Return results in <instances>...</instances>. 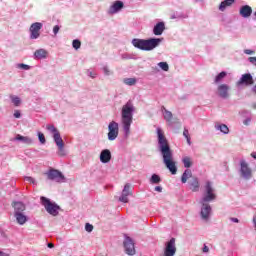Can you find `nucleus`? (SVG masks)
Wrapping results in <instances>:
<instances>
[{
    "label": "nucleus",
    "mask_w": 256,
    "mask_h": 256,
    "mask_svg": "<svg viewBox=\"0 0 256 256\" xmlns=\"http://www.w3.org/2000/svg\"><path fill=\"white\" fill-rule=\"evenodd\" d=\"M101 163H109L111 161V151L109 149H104L100 153Z\"/></svg>",
    "instance_id": "obj_22"
},
{
    "label": "nucleus",
    "mask_w": 256,
    "mask_h": 256,
    "mask_svg": "<svg viewBox=\"0 0 256 256\" xmlns=\"http://www.w3.org/2000/svg\"><path fill=\"white\" fill-rule=\"evenodd\" d=\"M14 117L15 119H21V112L19 110H15Z\"/></svg>",
    "instance_id": "obj_44"
},
{
    "label": "nucleus",
    "mask_w": 256,
    "mask_h": 256,
    "mask_svg": "<svg viewBox=\"0 0 256 256\" xmlns=\"http://www.w3.org/2000/svg\"><path fill=\"white\" fill-rule=\"evenodd\" d=\"M123 83L128 87H133L134 85H137V78H124Z\"/></svg>",
    "instance_id": "obj_30"
},
{
    "label": "nucleus",
    "mask_w": 256,
    "mask_h": 256,
    "mask_svg": "<svg viewBox=\"0 0 256 256\" xmlns=\"http://www.w3.org/2000/svg\"><path fill=\"white\" fill-rule=\"evenodd\" d=\"M215 128L217 131H221V133H224V135H227L229 133V127L225 124L216 125Z\"/></svg>",
    "instance_id": "obj_32"
},
{
    "label": "nucleus",
    "mask_w": 256,
    "mask_h": 256,
    "mask_svg": "<svg viewBox=\"0 0 256 256\" xmlns=\"http://www.w3.org/2000/svg\"><path fill=\"white\" fill-rule=\"evenodd\" d=\"M252 223H253L254 229L256 231V214L253 216Z\"/></svg>",
    "instance_id": "obj_51"
},
{
    "label": "nucleus",
    "mask_w": 256,
    "mask_h": 256,
    "mask_svg": "<svg viewBox=\"0 0 256 256\" xmlns=\"http://www.w3.org/2000/svg\"><path fill=\"white\" fill-rule=\"evenodd\" d=\"M244 53H245L246 55H255V50L245 49V50H244Z\"/></svg>",
    "instance_id": "obj_42"
},
{
    "label": "nucleus",
    "mask_w": 256,
    "mask_h": 256,
    "mask_svg": "<svg viewBox=\"0 0 256 256\" xmlns=\"http://www.w3.org/2000/svg\"><path fill=\"white\" fill-rule=\"evenodd\" d=\"M237 84L246 86L253 85V76L250 73L244 74L241 76Z\"/></svg>",
    "instance_id": "obj_17"
},
{
    "label": "nucleus",
    "mask_w": 256,
    "mask_h": 256,
    "mask_svg": "<svg viewBox=\"0 0 256 256\" xmlns=\"http://www.w3.org/2000/svg\"><path fill=\"white\" fill-rule=\"evenodd\" d=\"M218 96L221 97V99H228L229 98V85L227 84H221L218 86Z\"/></svg>",
    "instance_id": "obj_16"
},
{
    "label": "nucleus",
    "mask_w": 256,
    "mask_h": 256,
    "mask_svg": "<svg viewBox=\"0 0 256 256\" xmlns=\"http://www.w3.org/2000/svg\"><path fill=\"white\" fill-rule=\"evenodd\" d=\"M10 99L15 107H19V105H21V98L18 96L12 95L10 96Z\"/></svg>",
    "instance_id": "obj_34"
},
{
    "label": "nucleus",
    "mask_w": 256,
    "mask_h": 256,
    "mask_svg": "<svg viewBox=\"0 0 256 256\" xmlns=\"http://www.w3.org/2000/svg\"><path fill=\"white\" fill-rule=\"evenodd\" d=\"M161 112L162 115L165 119V121H167V123H171V121H173V113L169 110H167V108H165V106L161 107Z\"/></svg>",
    "instance_id": "obj_24"
},
{
    "label": "nucleus",
    "mask_w": 256,
    "mask_h": 256,
    "mask_svg": "<svg viewBox=\"0 0 256 256\" xmlns=\"http://www.w3.org/2000/svg\"><path fill=\"white\" fill-rule=\"evenodd\" d=\"M177 253V245L175 244V238H171L164 245L163 256H175Z\"/></svg>",
    "instance_id": "obj_10"
},
{
    "label": "nucleus",
    "mask_w": 256,
    "mask_h": 256,
    "mask_svg": "<svg viewBox=\"0 0 256 256\" xmlns=\"http://www.w3.org/2000/svg\"><path fill=\"white\" fill-rule=\"evenodd\" d=\"M17 69H19V71H29V69H31L30 65H18Z\"/></svg>",
    "instance_id": "obj_40"
},
{
    "label": "nucleus",
    "mask_w": 256,
    "mask_h": 256,
    "mask_svg": "<svg viewBox=\"0 0 256 256\" xmlns=\"http://www.w3.org/2000/svg\"><path fill=\"white\" fill-rule=\"evenodd\" d=\"M14 218L16 219L18 225H25L26 222L29 221V218L27 217V215H25V212L14 213Z\"/></svg>",
    "instance_id": "obj_21"
},
{
    "label": "nucleus",
    "mask_w": 256,
    "mask_h": 256,
    "mask_svg": "<svg viewBox=\"0 0 256 256\" xmlns=\"http://www.w3.org/2000/svg\"><path fill=\"white\" fill-rule=\"evenodd\" d=\"M158 135V150L162 155L163 163L165 167L170 171L171 175H177V163L173 160V151L171 150V146L163 134V130L161 128H157Z\"/></svg>",
    "instance_id": "obj_1"
},
{
    "label": "nucleus",
    "mask_w": 256,
    "mask_h": 256,
    "mask_svg": "<svg viewBox=\"0 0 256 256\" xmlns=\"http://www.w3.org/2000/svg\"><path fill=\"white\" fill-rule=\"evenodd\" d=\"M12 207L14 209V213H25L24 211L27 209L25 204L21 201L13 202Z\"/></svg>",
    "instance_id": "obj_20"
},
{
    "label": "nucleus",
    "mask_w": 256,
    "mask_h": 256,
    "mask_svg": "<svg viewBox=\"0 0 256 256\" xmlns=\"http://www.w3.org/2000/svg\"><path fill=\"white\" fill-rule=\"evenodd\" d=\"M225 77H227V72L225 71L220 72L215 78V83H221V81H223Z\"/></svg>",
    "instance_id": "obj_33"
},
{
    "label": "nucleus",
    "mask_w": 256,
    "mask_h": 256,
    "mask_svg": "<svg viewBox=\"0 0 256 256\" xmlns=\"http://www.w3.org/2000/svg\"><path fill=\"white\" fill-rule=\"evenodd\" d=\"M40 201L43 207L46 209L47 213H49V215H52L53 217H57V215H59V211L61 209L59 205L51 202V200L45 196H42L40 198Z\"/></svg>",
    "instance_id": "obj_6"
},
{
    "label": "nucleus",
    "mask_w": 256,
    "mask_h": 256,
    "mask_svg": "<svg viewBox=\"0 0 256 256\" xmlns=\"http://www.w3.org/2000/svg\"><path fill=\"white\" fill-rule=\"evenodd\" d=\"M85 231H87V233H91L93 231V225L86 223Z\"/></svg>",
    "instance_id": "obj_41"
},
{
    "label": "nucleus",
    "mask_w": 256,
    "mask_h": 256,
    "mask_svg": "<svg viewBox=\"0 0 256 256\" xmlns=\"http://www.w3.org/2000/svg\"><path fill=\"white\" fill-rule=\"evenodd\" d=\"M193 179V172L191 169H186L181 176V183H187V180Z\"/></svg>",
    "instance_id": "obj_26"
},
{
    "label": "nucleus",
    "mask_w": 256,
    "mask_h": 256,
    "mask_svg": "<svg viewBox=\"0 0 256 256\" xmlns=\"http://www.w3.org/2000/svg\"><path fill=\"white\" fill-rule=\"evenodd\" d=\"M20 65H25V64L21 63Z\"/></svg>",
    "instance_id": "obj_61"
},
{
    "label": "nucleus",
    "mask_w": 256,
    "mask_h": 256,
    "mask_svg": "<svg viewBox=\"0 0 256 256\" xmlns=\"http://www.w3.org/2000/svg\"><path fill=\"white\" fill-rule=\"evenodd\" d=\"M239 173L240 177L242 179H245L246 181H249V179L253 177V170L251 169V167H249V163H247L245 159L240 160Z\"/></svg>",
    "instance_id": "obj_7"
},
{
    "label": "nucleus",
    "mask_w": 256,
    "mask_h": 256,
    "mask_svg": "<svg viewBox=\"0 0 256 256\" xmlns=\"http://www.w3.org/2000/svg\"><path fill=\"white\" fill-rule=\"evenodd\" d=\"M159 43H161V39L159 38H150L148 40L135 38L132 40V45L141 51H153Z\"/></svg>",
    "instance_id": "obj_3"
},
{
    "label": "nucleus",
    "mask_w": 256,
    "mask_h": 256,
    "mask_svg": "<svg viewBox=\"0 0 256 256\" xmlns=\"http://www.w3.org/2000/svg\"><path fill=\"white\" fill-rule=\"evenodd\" d=\"M47 179L49 181H56V183H64L65 182V175L55 168H51L46 172Z\"/></svg>",
    "instance_id": "obj_8"
},
{
    "label": "nucleus",
    "mask_w": 256,
    "mask_h": 256,
    "mask_svg": "<svg viewBox=\"0 0 256 256\" xmlns=\"http://www.w3.org/2000/svg\"><path fill=\"white\" fill-rule=\"evenodd\" d=\"M134 113L135 105H133V101L129 100L122 106L121 110V125L125 139H128L129 135H131V125H133Z\"/></svg>",
    "instance_id": "obj_2"
},
{
    "label": "nucleus",
    "mask_w": 256,
    "mask_h": 256,
    "mask_svg": "<svg viewBox=\"0 0 256 256\" xmlns=\"http://www.w3.org/2000/svg\"><path fill=\"white\" fill-rule=\"evenodd\" d=\"M239 13L241 17H244V19H247L251 17V14L253 13V8H251V6L249 5H244L240 8Z\"/></svg>",
    "instance_id": "obj_18"
},
{
    "label": "nucleus",
    "mask_w": 256,
    "mask_h": 256,
    "mask_svg": "<svg viewBox=\"0 0 256 256\" xmlns=\"http://www.w3.org/2000/svg\"><path fill=\"white\" fill-rule=\"evenodd\" d=\"M119 137V123L112 121L108 125V141H115Z\"/></svg>",
    "instance_id": "obj_9"
},
{
    "label": "nucleus",
    "mask_w": 256,
    "mask_h": 256,
    "mask_svg": "<svg viewBox=\"0 0 256 256\" xmlns=\"http://www.w3.org/2000/svg\"><path fill=\"white\" fill-rule=\"evenodd\" d=\"M72 47H74L75 49H81V41L77 39L73 40Z\"/></svg>",
    "instance_id": "obj_39"
},
{
    "label": "nucleus",
    "mask_w": 256,
    "mask_h": 256,
    "mask_svg": "<svg viewBox=\"0 0 256 256\" xmlns=\"http://www.w3.org/2000/svg\"><path fill=\"white\" fill-rule=\"evenodd\" d=\"M158 65H167V62H159Z\"/></svg>",
    "instance_id": "obj_56"
},
{
    "label": "nucleus",
    "mask_w": 256,
    "mask_h": 256,
    "mask_svg": "<svg viewBox=\"0 0 256 256\" xmlns=\"http://www.w3.org/2000/svg\"><path fill=\"white\" fill-rule=\"evenodd\" d=\"M189 189L193 193H197L201 187V184L199 183V178L197 177H192L191 180L188 182Z\"/></svg>",
    "instance_id": "obj_15"
},
{
    "label": "nucleus",
    "mask_w": 256,
    "mask_h": 256,
    "mask_svg": "<svg viewBox=\"0 0 256 256\" xmlns=\"http://www.w3.org/2000/svg\"><path fill=\"white\" fill-rule=\"evenodd\" d=\"M235 3V0H224L221 2L219 9L220 11H223L224 9H227V7H231Z\"/></svg>",
    "instance_id": "obj_29"
},
{
    "label": "nucleus",
    "mask_w": 256,
    "mask_h": 256,
    "mask_svg": "<svg viewBox=\"0 0 256 256\" xmlns=\"http://www.w3.org/2000/svg\"><path fill=\"white\" fill-rule=\"evenodd\" d=\"M49 55V52L45 49H38L34 52V56L36 59H46V57Z\"/></svg>",
    "instance_id": "obj_27"
},
{
    "label": "nucleus",
    "mask_w": 256,
    "mask_h": 256,
    "mask_svg": "<svg viewBox=\"0 0 256 256\" xmlns=\"http://www.w3.org/2000/svg\"><path fill=\"white\" fill-rule=\"evenodd\" d=\"M102 71H103L104 75H106V76L113 74V70H111L109 66H104L102 68Z\"/></svg>",
    "instance_id": "obj_37"
},
{
    "label": "nucleus",
    "mask_w": 256,
    "mask_h": 256,
    "mask_svg": "<svg viewBox=\"0 0 256 256\" xmlns=\"http://www.w3.org/2000/svg\"><path fill=\"white\" fill-rule=\"evenodd\" d=\"M182 163L185 169H191V167H193V158L189 156H184L182 158Z\"/></svg>",
    "instance_id": "obj_28"
},
{
    "label": "nucleus",
    "mask_w": 256,
    "mask_h": 256,
    "mask_svg": "<svg viewBox=\"0 0 256 256\" xmlns=\"http://www.w3.org/2000/svg\"><path fill=\"white\" fill-rule=\"evenodd\" d=\"M47 246H48L49 249H53V247H55V245H53V243H48Z\"/></svg>",
    "instance_id": "obj_53"
},
{
    "label": "nucleus",
    "mask_w": 256,
    "mask_h": 256,
    "mask_svg": "<svg viewBox=\"0 0 256 256\" xmlns=\"http://www.w3.org/2000/svg\"><path fill=\"white\" fill-rule=\"evenodd\" d=\"M249 61L252 65H256V57H249Z\"/></svg>",
    "instance_id": "obj_48"
},
{
    "label": "nucleus",
    "mask_w": 256,
    "mask_h": 256,
    "mask_svg": "<svg viewBox=\"0 0 256 256\" xmlns=\"http://www.w3.org/2000/svg\"><path fill=\"white\" fill-rule=\"evenodd\" d=\"M46 129L53 135V140L58 147V155L60 157H65V155H67V152H65V142H63V138H61V133H59V130H57V128L51 124L47 125Z\"/></svg>",
    "instance_id": "obj_4"
},
{
    "label": "nucleus",
    "mask_w": 256,
    "mask_h": 256,
    "mask_svg": "<svg viewBox=\"0 0 256 256\" xmlns=\"http://www.w3.org/2000/svg\"><path fill=\"white\" fill-rule=\"evenodd\" d=\"M202 251H203V253H209V246H206V245L204 244V246H203V248H202Z\"/></svg>",
    "instance_id": "obj_49"
},
{
    "label": "nucleus",
    "mask_w": 256,
    "mask_h": 256,
    "mask_svg": "<svg viewBox=\"0 0 256 256\" xmlns=\"http://www.w3.org/2000/svg\"><path fill=\"white\" fill-rule=\"evenodd\" d=\"M150 183L151 185H159V183H161V176L158 174H152L150 177Z\"/></svg>",
    "instance_id": "obj_31"
},
{
    "label": "nucleus",
    "mask_w": 256,
    "mask_h": 256,
    "mask_svg": "<svg viewBox=\"0 0 256 256\" xmlns=\"http://www.w3.org/2000/svg\"><path fill=\"white\" fill-rule=\"evenodd\" d=\"M38 139L42 145H45L47 143V140L45 139V134L38 132Z\"/></svg>",
    "instance_id": "obj_38"
},
{
    "label": "nucleus",
    "mask_w": 256,
    "mask_h": 256,
    "mask_svg": "<svg viewBox=\"0 0 256 256\" xmlns=\"http://www.w3.org/2000/svg\"><path fill=\"white\" fill-rule=\"evenodd\" d=\"M124 249L127 255L133 256L135 255V243L131 237H126L124 240Z\"/></svg>",
    "instance_id": "obj_13"
},
{
    "label": "nucleus",
    "mask_w": 256,
    "mask_h": 256,
    "mask_svg": "<svg viewBox=\"0 0 256 256\" xmlns=\"http://www.w3.org/2000/svg\"><path fill=\"white\" fill-rule=\"evenodd\" d=\"M230 221H232V223H239V218H230Z\"/></svg>",
    "instance_id": "obj_52"
},
{
    "label": "nucleus",
    "mask_w": 256,
    "mask_h": 256,
    "mask_svg": "<svg viewBox=\"0 0 256 256\" xmlns=\"http://www.w3.org/2000/svg\"><path fill=\"white\" fill-rule=\"evenodd\" d=\"M186 140H187V144H188V145H191V137L186 138Z\"/></svg>",
    "instance_id": "obj_54"
},
{
    "label": "nucleus",
    "mask_w": 256,
    "mask_h": 256,
    "mask_svg": "<svg viewBox=\"0 0 256 256\" xmlns=\"http://www.w3.org/2000/svg\"><path fill=\"white\" fill-rule=\"evenodd\" d=\"M183 136L185 137V139H189V130L187 128H184V131H183Z\"/></svg>",
    "instance_id": "obj_43"
},
{
    "label": "nucleus",
    "mask_w": 256,
    "mask_h": 256,
    "mask_svg": "<svg viewBox=\"0 0 256 256\" xmlns=\"http://www.w3.org/2000/svg\"><path fill=\"white\" fill-rule=\"evenodd\" d=\"M0 256H9V254H6V253H3V252H0Z\"/></svg>",
    "instance_id": "obj_55"
},
{
    "label": "nucleus",
    "mask_w": 256,
    "mask_h": 256,
    "mask_svg": "<svg viewBox=\"0 0 256 256\" xmlns=\"http://www.w3.org/2000/svg\"><path fill=\"white\" fill-rule=\"evenodd\" d=\"M24 181H26V183H30L31 185H37V180L31 176H25Z\"/></svg>",
    "instance_id": "obj_35"
},
{
    "label": "nucleus",
    "mask_w": 256,
    "mask_h": 256,
    "mask_svg": "<svg viewBox=\"0 0 256 256\" xmlns=\"http://www.w3.org/2000/svg\"><path fill=\"white\" fill-rule=\"evenodd\" d=\"M159 69H162V71H169V65H159Z\"/></svg>",
    "instance_id": "obj_46"
},
{
    "label": "nucleus",
    "mask_w": 256,
    "mask_h": 256,
    "mask_svg": "<svg viewBox=\"0 0 256 256\" xmlns=\"http://www.w3.org/2000/svg\"><path fill=\"white\" fill-rule=\"evenodd\" d=\"M43 29V24L35 22L30 26V39H39L41 35L40 31Z\"/></svg>",
    "instance_id": "obj_12"
},
{
    "label": "nucleus",
    "mask_w": 256,
    "mask_h": 256,
    "mask_svg": "<svg viewBox=\"0 0 256 256\" xmlns=\"http://www.w3.org/2000/svg\"><path fill=\"white\" fill-rule=\"evenodd\" d=\"M86 75L91 79H95L97 77V72L89 69V70H86Z\"/></svg>",
    "instance_id": "obj_36"
},
{
    "label": "nucleus",
    "mask_w": 256,
    "mask_h": 256,
    "mask_svg": "<svg viewBox=\"0 0 256 256\" xmlns=\"http://www.w3.org/2000/svg\"><path fill=\"white\" fill-rule=\"evenodd\" d=\"M249 123H251V118H246V119L243 121V125H249Z\"/></svg>",
    "instance_id": "obj_50"
},
{
    "label": "nucleus",
    "mask_w": 256,
    "mask_h": 256,
    "mask_svg": "<svg viewBox=\"0 0 256 256\" xmlns=\"http://www.w3.org/2000/svg\"><path fill=\"white\" fill-rule=\"evenodd\" d=\"M129 195H131V184L127 183L124 185L119 201L121 203H129Z\"/></svg>",
    "instance_id": "obj_14"
},
{
    "label": "nucleus",
    "mask_w": 256,
    "mask_h": 256,
    "mask_svg": "<svg viewBox=\"0 0 256 256\" xmlns=\"http://www.w3.org/2000/svg\"><path fill=\"white\" fill-rule=\"evenodd\" d=\"M165 31V23L159 22L154 26L153 33L154 35H163Z\"/></svg>",
    "instance_id": "obj_25"
},
{
    "label": "nucleus",
    "mask_w": 256,
    "mask_h": 256,
    "mask_svg": "<svg viewBox=\"0 0 256 256\" xmlns=\"http://www.w3.org/2000/svg\"><path fill=\"white\" fill-rule=\"evenodd\" d=\"M244 113H247V111H246V110H242V111L240 112L241 115H244Z\"/></svg>",
    "instance_id": "obj_59"
},
{
    "label": "nucleus",
    "mask_w": 256,
    "mask_h": 256,
    "mask_svg": "<svg viewBox=\"0 0 256 256\" xmlns=\"http://www.w3.org/2000/svg\"><path fill=\"white\" fill-rule=\"evenodd\" d=\"M154 190L157 191L158 193H163V187L161 186H156Z\"/></svg>",
    "instance_id": "obj_47"
},
{
    "label": "nucleus",
    "mask_w": 256,
    "mask_h": 256,
    "mask_svg": "<svg viewBox=\"0 0 256 256\" xmlns=\"http://www.w3.org/2000/svg\"><path fill=\"white\" fill-rule=\"evenodd\" d=\"M14 141H21L25 145H33V139L28 136H21L20 134H17L14 138Z\"/></svg>",
    "instance_id": "obj_23"
},
{
    "label": "nucleus",
    "mask_w": 256,
    "mask_h": 256,
    "mask_svg": "<svg viewBox=\"0 0 256 256\" xmlns=\"http://www.w3.org/2000/svg\"><path fill=\"white\" fill-rule=\"evenodd\" d=\"M201 204V211H200V216L202 221H209L211 219V205L209 202H200Z\"/></svg>",
    "instance_id": "obj_11"
},
{
    "label": "nucleus",
    "mask_w": 256,
    "mask_h": 256,
    "mask_svg": "<svg viewBox=\"0 0 256 256\" xmlns=\"http://www.w3.org/2000/svg\"><path fill=\"white\" fill-rule=\"evenodd\" d=\"M254 16L256 17V11L254 12Z\"/></svg>",
    "instance_id": "obj_60"
},
{
    "label": "nucleus",
    "mask_w": 256,
    "mask_h": 256,
    "mask_svg": "<svg viewBox=\"0 0 256 256\" xmlns=\"http://www.w3.org/2000/svg\"><path fill=\"white\" fill-rule=\"evenodd\" d=\"M204 194L200 199V203H211L217 199V195L215 194V188H213V183L211 181H207L204 186Z\"/></svg>",
    "instance_id": "obj_5"
},
{
    "label": "nucleus",
    "mask_w": 256,
    "mask_h": 256,
    "mask_svg": "<svg viewBox=\"0 0 256 256\" xmlns=\"http://www.w3.org/2000/svg\"><path fill=\"white\" fill-rule=\"evenodd\" d=\"M252 91L256 94V85L253 86Z\"/></svg>",
    "instance_id": "obj_58"
},
{
    "label": "nucleus",
    "mask_w": 256,
    "mask_h": 256,
    "mask_svg": "<svg viewBox=\"0 0 256 256\" xmlns=\"http://www.w3.org/2000/svg\"><path fill=\"white\" fill-rule=\"evenodd\" d=\"M123 7H125V4H123V2L115 1L113 5L110 7L109 13H111L112 15L115 13H119V11L123 9Z\"/></svg>",
    "instance_id": "obj_19"
},
{
    "label": "nucleus",
    "mask_w": 256,
    "mask_h": 256,
    "mask_svg": "<svg viewBox=\"0 0 256 256\" xmlns=\"http://www.w3.org/2000/svg\"><path fill=\"white\" fill-rule=\"evenodd\" d=\"M252 109H256V102L252 103Z\"/></svg>",
    "instance_id": "obj_57"
},
{
    "label": "nucleus",
    "mask_w": 256,
    "mask_h": 256,
    "mask_svg": "<svg viewBox=\"0 0 256 256\" xmlns=\"http://www.w3.org/2000/svg\"><path fill=\"white\" fill-rule=\"evenodd\" d=\"M61 28L59 27V25H55L54 27H53V33H54V35H57V33H59V30H60Z\"/></svg>",
    "instance_id": "obj_45"
}]
</instances>
